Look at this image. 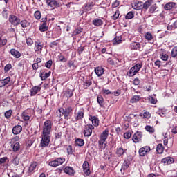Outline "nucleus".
Returning a JSON list of instances; mask_svg holds the SVG:
<instances>
[{"instance_id":"nucleus-1","label":"nucleus","mask_w":177,"mask_h":177,"mask_svg":"<svg viewBox=\"0 0 177 177\" xmlns=\"http://www.w3.org/2000/svg\"><path fill=\"white\" fill-rule=\"evenodd\" d=\"M41 140L40 145L41 147H46L50 143V137L52 136V122L47 120L44 122L42 127Z\"/></svg>"},{"instance_id":"nucleus-2","label":"nucleus","mask_w":177,"mask_h":177,"mask_svg":"<svg viewBox=\"0 0 177 177\" xmlns=\"http://www.w3.org/2000/svg\"><path fill=\"white\" fill-rule=\"evenodd\" d=\"M109 129H106L100 136V140H98L100 151H103V150L107 147L106 140H107V138H109Z\"/></svg>"},{"instance_id":"nucleus-3","label":"nucleus","mask_w":177,"mask_h":177,"mask_svg":"<svg viewBox=\"0 0 177 177\" xmlns=\"http://www.w3.org/2000/svg\"><path fill=\"white\" fill-rule=\"evenodd\" d=\"M142 67H143V63L142 62H139L138 64H136V65H134L133 66H132L130 70L127 72V75L129 77H133V75H136V74H138V73H139V71H140V68H142Z\"/></svg>"},{"instance_id":"nucleus-4","label":"nucleus","mask_w":177,"mask_h":177,"mask_svg":"<svg viewBox=\"0 0 177 177\" xmlns=\"http://www.w3.org/2000/svg\"><path fill=\"white\" fill-rule=\"evenodd\" d=\"M59 111L62 115H64L65 120H69L70 117H71V115L73 114V107L68 106L65 109L60 108Z\"/></svg>"},{"instance_id":"nucleus-5","label":"nucleus","mask_w":177,"mask_h":177,"mask_svg":"<svg viewBox=\"0 0 177 177\" xmlns=\"http://www.w3.org/2000/svg\"><path fill=\"white\" fill-rule=\"evenodd\" d=\"M66 162V158H57L54 160L50 161L48 162V165L50 167H59L60 165H63L64 162Z\"/></svg>"},{"instance_id":"nucleus-6","label":"nucleus","mask_w":177,"mask_h":177,"mask_svg":"<svg viewBox=\"0 0 177 177\" xmlns=\"http://www.w3.org/2000/svg\"><path fill=\"white\" fill-rule=\"evenodd\" d=\"M93 129H94L93 125L89 124H86L85 126L84 131V136L89 138V136L92 135V130Z\"/></svg>"},{"instance_id":"nucleus-7","label":"nucleus","mask_w":177,"mask_h":177,"mask_svg":"<svg viewBox=\"0 0 177 177\" xmlns=\"http://www.w3.org/2000/svg\"><path fill=\"white\" fill-rule=\"evenodd\" d=\"M9 21L12 26H19L20 24V19L14 15H10Z\"/></svg>"},{"instance_id":"nucleus-8","label":"nucleus","mask_w":177,"mask_h":177,"mask_svg":"<svg viewBox=\"0 0 177 177\" xmlns=\"http://www.w3.org/2000/svg\"><path fill=\"white\" fill-rule=\"evenodd\" d=\"M142 136L143 134L140 131H137L136 133L133 134L132 140L134 143H139L140 140H142Z\"/></svg>"},{"instance_id":"nucleus-9","label":"nucleus","mask_w":177,"mask_h":177,"mask_svg":"<svg viewBox=\"0 0 177 177\" xmlns=\"http://www.w3.org/2000/svg\"><path fill=\"white\" fill-rule=\"evenodd\" d=\"M44 48V44H42L40 41H36L35 43V51L37 52V53H42V49Z\"/></svg>"},{"instance_id":"nucleus-10","label":"nucleus","mask_w":177,"mask_h":177,"mask_svg":"<svg viewBox=\"0 0 177 177\" xmlns=\"http://www.w3.org/2000/svg\"><path fill=\"white\" fill-rule=\"evenodd\" d=\"M150 150V147H143L139 149V154L141 156V157H145V155L147 154V153H149Z\"/></svg>"},{"instance_id":"nucleus-11","label":"nucleus","mask_w":177,"mask_h":177,"mask_svg":"<svg viewBox=\"0 0 177 177\" xmlns=\"http://www.w3.org/2000/svg\"><path fill=\"white\" fill-rule=\"evenodd\" d=\"M129 48L132 50H140V48H142V46L140 45V43L133 41L131 43Z\"/></svg>"},{"instance_id":"nucleus-12","label":"nucleus","mask_w":177,"mask_h":177,"mask_svg":"<svg viewBox=\"0 0 177 177\" xmlns=\"http://www.w3.org/2000/svg\"><path fill=\"white\" fill-rule=\"evenodd\" d=\"M175 160L172 157H166L162 159V162L164 165H169L171 164H174Z\"/></svg>"},{"instance_id":"nucleus-13","label":"nucleus","mask_w":177,"mask_h":177,"mask_svg":"<svg viewBox=\"0 0 177 177\" xmlns=\"http://www.w3.org/2000/svg\"><path fill=\"white\" fill-rule=\"evenodd\" d=\"M83 172L87 176L91 174V170H89V163H88L87 161H85L83 163Z\"/></svg>"},{"instance_id":"nucleus-14","label":"nucleus","mask_w":177,"mask_h":177,"mask_svg":"<svg viewBox=\"0 0 177 177\" xmlns=\"http://www.w3.org/2000/svg\"><path fill=\"white\" fill-rule=\"evenodd\" d=\"M64 171L70 176H74V174H75V170H74V169L70 166L66 167Z\"/></svg>"},{"instance_id":"nucleus-15","label":"nucleus","mask_w":177,"mask_h":177,"mask_svg":"<svg viewBox=\"0 0 177 177\" xmlns=\"http://www.w3.org/2000/svg\"><path fill=\"white\" fill-rule=\"evenodd\" d=\"M132 6L136 10H140L143 8V2L136 0Z\"/></svg>"},{"instance_id":"nucleus-16","label":"nucleus","mask_w":177,"mask_h":177,"mask_svg":"<svg viewBox=\"0 0 177 177\" xmlns=\"http://www.w3.org/2000/svg\"><path fill=\"white\" fill-rule=\"evenodd\" d=\"M84 109H81L77 113L76 115L75 116V118L76 121H80L84 118Z\"/></svg>"},{"instance_id":"nucleus-17","label":"nucleus","mask_w":177,"mask_h":177,"mask_svg":"<svg viewBox=\"0 0 177 177\" xmlns=\"http://www.w3.org/2000/svg\"><path fill=\"white\" fill-rule=\"evenodd\" d=\"M37 162H32L28 169V172L29 174H32V172H35L37 171Z\"/></svg>"},{"instance_id":"nucleus-18","label":"nucleus","mask_w":177,"mask_h":177,"mask_svg":"<svg viewBox=\"0 0 177 177\" xmlns=\"http://www.w3.org/2000/svg\"><path fill=\"white\" fill-rule=\"evenodd\" d=\"M95 73L97 77H102V75L104 74V68H103L102 66H98L95 68Z\"/></svg>"},{"instance_id":"nucleus-19","label":"nucleus","mask_w":177,"mask_h":177,"mask_svg":"<svg viewBox=\"0 0 177 177\" xmlns=\"http://www.w3.org/2000/svg\"><path fill=\"white\" fill-rule=\"evenodd\" d=\"M154 3V1L153 0H148L145 1L144 3H142V9H145V10H147V9L149 8V7L151 6Z\"/></svg>"},{"instance_id":"nucleus-20","label":"nucleus","mask_w":177,"mask_h":177,"mask_svg":"<svg viewBox=\"0 0 177 177\" xmlns=\"http://www.w3.org/2000/svg\"><path fill=\"white\" fill-rule=\"evenodd\" d=\"M127 151V149H123L122 147H118L115 149V154L117 157H121V156H124Z\"/></svg>"},{"instance_id":"nucleus-21","label":"nucleus","mask_w":177,"mask_h":177,"mask_svg":"<svg viewBox=\"0 0 177 177\" xmlns=\"http://www.w3.org/2000/svg\"><path fill=\"white\" fill-rule=\"evenodd\" d=\"M176 6V3L175 2H169L166 3L164 6L165 10H171V9H174Z\"/></svg>"},{"instance_id":"nucleus-22","label":"nucleus","mask_w":177,"mask_h":177,"mask_svg":"<svg viewBox=\"0 0 177 177\" xmlns=\"http://www.w3.org/2000/svg\"><path fill=\"white\" fill-rule=\"evenodd\" d=\"M10 163L12 165H13V167H17V165L20 164V158H19L17 156H14L11 160Z\"/></svg>"},{"instance_id":"nucleus-23","label":"nucleus","mask_w":177,"mask_h":177,"mask_svg":"<svg viewBox=\"0 0 177 177\" xmlns=\"http://www.w3.org/2000/svg\"><path fill=\"white\" fill-rule=\"evenodd\" d=\"M41 91V87L40 86H35L33 88H31L30 90V95L32 96H35L38 92Z\"/></svg>"},{"instance_id":"nucleus-24","label":"nucleus","mask_w":177,"mask_h":177,"mask_svg":"<svg viewBox=\"0 0 177 177\" xmlns=\"http://www.w3.org/2000/svg\"><path fill=\"white\" fill-rule=\"evenodd\" d=\"M88 120L91 121L94 127H99V119L96 116H90Z\"/></svg>"},{"instance_id":"nucleus-25","label":"nucleus","mask_w":177,"mask_h":177,"mask_svg":"<svg viewBox=\"0 0 177 177\" xmlns=\"http://www.w3.org/2000/svg\"><path fill=\"white\" fill-rule=\"evenodd\" d=\"M21 131H23V127H21V125H17L12 129V133L14 135H19Z\"/></svg>"},{"instance_id":"nucleus-26","label":"nucleus","mask_w":177,"mask_h":177,"mask_svg":"<svg viewBox=\"0 0 177 177\" xmlns=\"http://www.w3.org/2000/svg\"><path fill=\"white\" fill-rule=\"evenodd\" d=\"M46 3L50 8H56L57 6V1L56 0H46Z\"/></svg>"},{"instance_id":"nucleus-27","label":"nucleus","mask_w":177,"mask_h":177,"mask_svg":"<svg viewBox=\"0 0 177 177\" xmlns=\"http://www.w3.org/2000/svg\"><path fill=\"white\" fill-rule=\"evenodd\" d=\"M10 53L16 59H19V57H20V56H21V54L20 53V52L17 51L15 48H12V49L10 50Z\"/></svg>"},{"instance_id":"nucleus-28","label":"nucleus","mask_w":177,"mask_h":177,"mask_svg":"<svg viewBox=\"0 0 177 177\" xmlns=\"http://www.w3.org/2000/svg\"><path fill=\"white\" fill-rule=\"evenodd\" d=\"M9 82H10V77L0 80V88L5 86V85H8Z\"/></svg>"},{"instance_id":"nucleus-29","label":"nucleus","mask_w":177,"mask_h":177,"mask_svg":"<svg viewBox=\"0 0 177 177\" xmlns=\"http://www.w3.org/2000/svg\"><path fill=\"white\" fill-rule=\"evenodd\" d=\"M93 26H95L96 27L103 26V21L100 19L97 18V19L93 20Z\"/></svg>"},{"instance_id":"nucleus-30","label":"nucleus","mask_w":177,"mask_h":177,"mask_svg":"<svg viewBox=\"0 0 177 177\" xmlns=\"http://www.w3.org/2000/svg\"><path fill=\"white\" fill-rule=\"evenodd\" d=\"M75 143L76 146H79V147H82V146H84V145H85L84 139L82 138H77L75 141Z\"/></svg>"},{"instance_id":"nucleus-31","label":"nucleus","mask_w":177,"mask_h":177,"mask_svg":"<svg viewBox=\"0 0 177 177\" xmlns=\"http://www.w3.org/2000/svg\"><path fill=\"white\" fill-rule=\"evenodd\" d=\"M157 11V4L153 2L151 7L149 8V13H156Z\"/></svg>"},{"instance_id":"nucleus-32","label":"nucleus","mask_w":177,"mask_h":177,"mask_svg":"<svg viewBox=\"0 0 177 177\" xmlns=\"http://www.w3.org/2000/svg\"><path fill=\"white\" fill-rule=\"evenodd\" d=\"M91 85H92V80H84L83 82V86L84 89H88V88H89V86H91Z\"/></svg>"},{"instance_id":"nucleus-33","label":"nucleus","mask_w":177,"mask_h":177,"mask_svg":"<svg viewBox=\"0 0 177 177\" xmlns=\"http://www.w3.org/2000/svg\"><path fill=\"white\" fill-rule=\"evenodd\" d=\"M124 63V59L118 57V58H115V67H118L121 66Z\"/></svg>"},{"instance_id":"nucleus-34","label":"nucleus","mask_w":177,"mask_h":177,"mask_svg":"<svg viewBox=\"0 0 177 177\" xmlns=\"http://www.w3.org/2000/svg\"><path fill=\"white\" fill-rule=\"evenodd\" d=\"M129 167V162L124 161L120 169V171L122 172V174H124V171H125V169H128Z\"/></svg>"},{"instance_id":"nucleus-35","label":"nucleus","mask_w":177,"mask_h":177,"mask_svg":"<svg viewBox=\"0 0 177 177\" xmlns=\"http://www.w3.org/2000/svg\"><path fill=\"white\" fill-rule=\"evenodd\" d=\"M156 151L158 154H162V153H164V147H162V144L158 145Z\"/></svg>"},{"instance_id":"nucleus-36","label":"nucleus","mask_w":177,"mask_h":177,"mask_svg":"<svg viewBox=\"0 0 177 177\" xmlns=\"http://www.w3.org/2000/svg\"><path fill=\"white\" fill-rule=\"evenodd\" d=\"M97 102L98 104L102 107L104 105V99H103V97L102 95H98L97 97Z\"/></svg>"},{"instance_id":"nucleus-37","label":"nucleus","mask_w":177,"mask_h":177,"mask_svg":"<svg viewBox=\"0 0 177 177\" xmlns=\"http://www.w3.org/2000/svg\"><path fill=\"white\" fill-rule=\"evenodd\" d=\"M140 100V95H133V97L130 100V103H138Z\"/></svg>"},{"instance_id":"nucleus-38","label":"nucleus","mask_w":177,"mask_h":177,"mask_svg":"<svg viewBox=\"0 0 177 177\" xmlns=\"http://www.w3.org/2000/svg\"><path fill=\"white\" fill-rule=\"evenodd\" d=\"M11 146L12 147L13 151H15V152L19 151V150H20V143H19L17 142L14 143Z\"/></svg>"},{"instance_id":"nucleus-39","label":"nucleus","mask_w":177,"mask_h":177,"mask_svg":"<svg viewBox=\"0 0 177 177\" xmlns=\"http://www.w3.org/2000/svg\"><path fill=\"white\" fill-rule=\"evenodd\" d=\"M145 131H147V132H149V133H154L156 130L154 129V127L150 125H147L145 127Z\"/></svg>"},{"instance_id":"nucleus-40","label":"nucleus","mask_w":177,"mask_h":177,"mask_svg":"<svg viewBox=\"0 0 177 177\" xmlns=\"http://www.w3.org/2000/svg\"><path fill=\"white\" fill-rule=\"evenodd\" d=\"M50 74H51L50 71H49L48 73H46L44 74L41 73L40 75L41 80L44 81V80H46V78H49V77H50Z\"/></svg>"},{"instance_id":"nucleus-41","label":"nucleus","mask_w":177,"mask_h":177,"mask_svg":"<svg viewBox=\"0 0 177 177\" xmlns=\"http://www.w3.org/2000/svg\"><path fill=\"white\" fill-rule=\"evenodd\" d=\"M19 24H21V26L23 28H26V27H28V26H30V22H28L27 20H22L20 21Z\"/></svg>"},{"instance_id":"nucleus-42","label":"nucleus","mask_w":177,"mask_h":177,"mask_svg":"<svg viewBox=\"0 0 177 177\" xmlns=\"http://www.w3.org/2000/svg\"><path fill=\"white\" fill-rule=\"evenodd\" d=\"M39 30L41 32H45V31H48V26L46 25V24H42L39 26Z\"/></svg>"},{"instance_id":"nucleus-43","label":"nucleus","mask_w":177,"mask_h":177,"mask_svg":"<svg viewBox=\"0 0 177 177\" xmlns=\"http://www.w3.org/2000/svg\"><path fill=\"white\" fill-rule=\"evenodd\" d=\"M135 14L132 11L129 12L125 16V19L127 20H131V19H133Z\"/></svg>"},{"instance_id":"nucleus-44","label":"nucleus","mask_w":177,"mask_h":177,"mask_svg":"<svg viewBox=\"0 0 177 177\" xmlns=\"http://www.w3.org/2000/svg\"><path fill=\"white\" fill-rule=\"evenodd\" d=\"M149 102L151 104H157V98L153 97L151 95L149 96Z\"/></svg>"},{"instance_id":"nucleus-45","label":"nucleus","mask_w":177,"mask_h":177,"mask_svg":"<svg viewBox=\"0 0 177 177\" xmlns=\"http://www.w3.org/2000/svg\"><path fill=\"white\" fill-rule=\"evenodd\" d=\"M21 117L24 121H28L30 120V115H28L26 111L22 113Z\"/></svg>"},{"instance_id":"nucleus-46","label":"nucleus","mask_w":177,"mask_h":177,"mask_svg":"<svg viewBox=\"0 0 177 177\" xmlns=\"http://www.w3.org/2000/svg\"><path fill=\"white\" fill-rule=\"evenodd\" d=\"M144 37L147 41H151L153 39V35L150 32L145 33Z\"/></svg>"},{"instance_id":"nucleus-47","label":"nucleus","mask_w":177,"mask_h":177,"mask_svg":"<svg viewBox=\"0 0 177 177\" xmlns=\"http://www.w3.org/2000/svg\"><path fill=\"white\" fill-rule=\"evenodd\" d=\"M8 42V40L5 37H0V46H5Z\"/></svg>"},{"instance_id":"nucleus-48","label":"nucleus","mask_w":177,"mask_h":177,"mask_svg":"<svg viewBox=\"0 0 177 177\" xmlns=\"http://www.w3.org/2000/svg\"><path fill=\"white\" fill-rule=\"evenodd\" d=\"M82 31H84V29L82 28H78L77 29H75L73 32V35L75 36V35H78V34H81V32H82Z\"/></svg>"},{"instance_id":"nucleus-49","label":"nucleus","mask_w":177,"mask_h":177,"mask_svg":"<svg viewBox=\"0 0 177 177\" xmlns=\"http://www.w3.org/2000/svg\"><path fill=\"white\" fill-rule=\"evenodd\" d=\"M171 57L175 58L177 57V46H174L171 50Z\"/></svg>"},{"instance_id":"nucleus-50","label":"nucleus","mask_w":177,"mask_h":177,"mask_svg":"<svg viewBox=\"0 0 177 177\" xmlns=\"http://www.w3.org/2000/svg\"><path fill=\"white\" fill-rule=\"evenodd\" d=\"M174 28H177V21H176L172 25H169L167 26V30H174Z\"/></svg>"},{"instance_id":"nucleus-51","label":"nucleus","mask_w":177,"mask_h":177,"mask_svg":"<svg viewBox=\"0 0 177 177\" xmlns=\"http://www.w3.org/2000/svg\"><path fill=\"white\" fill-rule=\"evenodd\" d=\"M160 57L163 60V62H167V60H168L169 56L165 53H162L160 54Z\"/></svg>"},{"instance_id":"nucleus-52","label":"nucleus","mask_w":177,"mask_h":177,"mask_svg":"<svg viewBox=\"0 0 177 177\" xmlns=\"http://www.w3.org/2000/svg\"><path fill=\"white\" fill-rule=\"evenodd\" d=\"M26 44L28 45V46H31L33 44H34V41L32 40V39L28 37L26 39Z\"/></svg>"},{"instance_id":"nucleus-53","label":"nucleus","mask_w":177,"mask_h":177,"mask_svg":"<svg viewBox=\"0 0 177 177\" xmlns=\"http://www.w3.org/2000/svg\"><path fill=\"white\" fill-rule=\"evenodd\" d=\"M119 17H120V11L116 10L115 14L112 16V19L113 20H117Z\"/></svg>"},{"instance_id":"nucleus-54","label":"nucleus","mask_w":177,"mask_h":177,"mask_svg":"<svg viewBox=\"0 0 177 177\" xmlns=\"http://www.w3.org/2000/svg\"><path fill=\"white\" fill-rule=\"evenodd\" d=\"M4 115L6 118H10V117H12V110H8L6 111Z\"/></svg>"},{"instance_id":"nucleus-55","label":"nucleus","mask_w":177,"mask_h":177,"mask_svg":"<svg viewBox=\"0 0 177 177\" xmlns=\"http://www.w3.org/2000/svg\"><path fill=\"white\" fill-rule=\"evenodd\" d=\"M9 70H12V64H6L4 67V71L6 73H8V71H9Z\"/></svg>"},{"instance_id":"nucleus-56","label":"nucleus","mask_w":177,"mask_h":177,"mask_svg":"<svg viewBox=\"0 0 177 177\" xmlns=\"http://www.w3.org/2000/svg\"><path fill=\"white\" fill-rule=\"evenodd\" d=\"M107 63H109V64H110L111 66H115V59H113L110 57L107 59Z\"/></svg>"},{"instance_id":"nucleus-57","label":"nucleus","mask_w":177,"mask_h":177,"mask_svg":"<svg viewBox=\"0 0 177 177\" xmlns=\"http://www.w3.org/2000/svg\"><path fill=\"white\" fill-rule=\"evenodd\" d=\"M35 17L37 20H39L41 19V12L40 11H35Z\"/></svg>"},{"instance_id":"nucleus-58","label":"nucleus","mask_w":177,"mask_h":177,"mask_svg":"<svg viewBox=\"0 0 177 177\" xmlns=\"http://www.w3.org/2000/svg\"><path fill=\"white\" fill-rule=\"evenodd\" d=\"M66 151L68 155L73 154V147H71V145H68L66 148Z\"/></svg>"},{"instance_id":"nucleus-59","label":"nucleus","mask_w":177,"mask_h":177,"mask_svg":"<svg viewBox=\"0 0 177 177\" xmlns=\"http://www.w3.org/2000/svg\"><path fill=\"white\" fill-rule=\"evenodd\" d=\"M131 136H132V133L131 132H126L124 133V139H131Z\"/></svg>"},{"instance_id":"nucleus-60","label":"nucleus","mask_w":177,"mask_h":177,"mask_svg":"<svg viewBox=\"0 0 177 177\" xmlns=\"http://www.w3.org/2000/svg\"><path fill=\"white\" fill-rule=\"evenodd\" d=\"M122 40H121V37H116L114 38V44H121Z\"/></svg>"},{"instance_id":"nucleus-61","label":"nucleus","mask_w":177,"mask_h":177,"mask_svg":"<svg viewBox=\"0 0 177 177\" xmlns=\"http://www.w3.org/2000/svg\"><path fill=\"white\" fill-rule=\"evenodd\" d=\"M7 160H8V157L6 156L0 158V165H2V164H5Z\"/></svg>"},{"instance_id":"nucleus-62","label":"nucleus","mask_w":177,"mask_h":177,"mask_svg":"<svg viewBox=\"0 0 177 177\" xmlns=\"http://www.w3.org/2000/svg\"><path fill=\"white\" fill-rule=\"evenodd\" d=\"M53 62H52V60H48L46 64H45V67H46L47 68H50V67H52V64Z\"/></svg>"},{"instance_id":"nucleus-63","label":"nucleus","mask_w":177,"mask_h":177,"mask_svg":"<svg viewBox=\"0 0 177 177\" xmlns=\"http://www.w3.org/2000/svg\"><path fill=\"white\" fill-rule=\"evenodd\" d=\"M2 15L4 19H8V10L6 8H3Z\"/></svg>"},{"instance_id":"nucleus-64","label":"nucleus","mask_w":177,"mask_h":177,"mask_svg":"<svg viewBox=\"0 0 177 177\" xmlns=\"http://www.w3.org/2000/svg\"><path fill=\"white\" fill-rule=\"evenodd\" d=\"M172 133L176 134L177 133V126H173L171 129Z\"/></svg>"}]
</instances>
